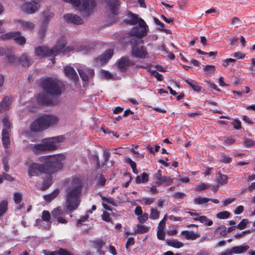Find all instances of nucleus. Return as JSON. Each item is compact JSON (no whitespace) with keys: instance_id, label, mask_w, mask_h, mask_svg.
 I'll list each match as a JSON object with an SVG mask.
<instances>
[{"instance_id":"nucleus-41","label":"nucleus","mask_w":255,"mask_h":255,"mask_svg":"<svg viewBox=\"0 0 255 255\" xmlns=\"http://www.w3.org/2000/svg\"><path fill=\"white\" fill-rule=\"evenodd\" d=\"M15 34H18V33H14V32H7L5 34L1 35L0 36V38L4 40L10 39L11 38L13 39L14 36Z\"/></svg>"},{"instance_id":"nucleus-30","label":"nucleus","mask_w":255,"mask_h":255,"mask_svg":"<svg viewBox=\"0 0 255 255\" xmlns=\"http://www.w3.org/2000/svg\"><path fill=\"white\" fill-rule=\"evenodd\" d=\"M2 122L3 124L2 130L6 129L8 132H10L12 126L7 116L4 117L2 119Z\"/></svg>"},{"instance_id":"nucleus-33","label":"nucleus","mask_w":255,"mask_h":255,"mask_svg":"<svg viewBox=\"0 0 255 255\" xmlns=\"http://www.w3.org/2000/svg\"><path fill=\"white\" fill-rule=\"evenodd\" d=\"M59 190L57 189L54 190L51 193L43 196L44 199L48 202H50L55 198L59 194Z\"/></svg>"},{"instance_id":"nucleus-25","label":"nucleus","mask_w":255,"mask_h":255,"mask_svg":"<svg viewBox=\"0 0 255 255\" xmlns=\"http://www.w3.org/2000/svg\"><path fill=\"white\" fill-rule=\"evenodd\" d=\"M173 182V179L170 177L162 176L159 181H156L155 184L157 186H160L163 184H165V186H168Z\"/></svg>"},{"instance_id":"nucleus-23","label":"nucleus","mask_w":255,"mask_h":255,"mask_svg":"<svg viewBox=\"0 0 255 255\" xmlns=\"http://www.w3.org/2000/svg\"><path fill=\"white\" fill-rule=\"evenodd\" d=\"M228 181V177L227 175L219 173L216 174V182L218 185H223Z\"/></svg>"},{"instance_id":"nucleus-13","label":"nucleus","mask_w":255,"mask_h":255,"mask_svg":"<svg viewBox=\"0 0 255 255\" xmlns=\"http://www.w3.org/2000/svg\"><path fill=\"white\" fill-rule=\"evenodd\" d=\"M114 50L111 49L107 50L104 53L101 54L95 59L94 62L96 65H102L107 63L113 56Z\"/></svg>"},{"instance_id":"nucleus-14","label":"nucleus","mask_w":255,"mask_h":255,"mask_svg":"<svg viewBox=\"0 0 255 255\" xmlns=\"http://www.w3.org/2000/svg\"><path fill=\"white\" fill-rule=\"evenodd\" d=\"M14 23L18 28L24 31H31L35 27L33 22L20 19L15 20Z\"/></svg>"},{"instance_id":"nucleus-63","label":"nucleus","mask_w":255,"mask_h":255,"mask_svg":"<svg viewBox=\"0 0 255 255\" xmlns=\"http://www.w3.org/2000/svg\"><path fill=\"white\" fill-rule=\"evenodd\" d=\"M235 140L234 138L232 137H228L225 139L224 141V144L226 145H230L233 144L235 142Z\"/></svg>"},{"instance_id":"nucleus-38","label":"nucleus","mask_w":255,"mask_h":255,"mask_svg":"<svg viewBox=\"0 0 255 255\" xmlns=\"http://www.w3.org/2000/svg\"><path fill=\"white\" fill-rule=\"evenodd\" d=\"M8 209V202L3 200L0 202V216H2Z\"/></svg>"},{"instance_id":"nucleus-36","label":"nucleus","mask_w":255,"mask_h":255,"mask_svg":"<svg viewBox=\"0 0 255 255\" xmlns=\"http://www.w3.org/2000/svg\"><path fill=\"white\" fill-rule=\"evenodd\" d=\"M185 82L193 89V90L197 92L201 91V87L200 86L197 82L190 80H186Z\"/></svg>"},{"instance_id":"nucleus-28","label":"nucleus","mask_w":255,"mask_h":255,"mask_svg":"<svg viewBox=\"0 0 255 255\" xmlns=\"http://www.w3.org/2000/svg\"><path fill=\"white\" fill-rule=\"evenodd\" d=\"M53 13L49 10L43 11L42 12L43 24H47L51 19L53 17Z\"/></svg>"},{"instance_id":"nucleus-34","label":"nucleus","mask_w":255,"mask_h":255,"mask_svg":"<svg viewBox=\"0 0 255 255\" xmlns=\"http://www.w3.org/2000/svg\"><path fill=\"white\" fill-rule=\"evenodd\" d=\"M210 200V198L202 196H197L194 198V202L196 205H202L208 202Z\"/></svg>"},{"instance_id":"nucleus-32","label":"nucleus","mask_w":255,"mask_h":255,"mask_svg":"<svg viewBox=\"0 0 255 255\" xmlns=\"http://www.w3.org/2000/svg\"><path fill=\"white\" fill-rule=\"evenodd\" d=\"M48 175V178L45 179L43 183V189H46L50 186L53 182V174H47Z\"/></svg>"},{"instance_id":"nucleus-49","label":"nucleus","mask_w":255,"mask_h":255,"mask_svg":"<svg viewBox=\"0 0 255 255\" xmlns=\"http://www.w3.org/2000/svg\"><path fill=\"white\" fill-rule=\"evenodd\" d=\"M204 70L206 74H212L215 71V67L213 65H207L204 68Z\"/></svg>"},{"instance_id":"nucleus-9","label":"nucleus","mask_w":255,"mask_h":255,"mask_svg":"<svg viewBox=\"0 0 255 255\" xmlns=\"http://www.w3.org/2000/svg\"><path fill=\"white\" fill-rule=\"evenodd\" d=\"M75 67L78 71L83 81H88L94 76V70L92 68H89L84 65L77 64L75 65Z\"/></svg>"},{"instance_id":"nucleus-31","label":"nucleus","mask_w":255,"mask_h":255,"mask_svg":"<svg viewBox=\"0 0 255 255\" xmlns=\"http://www.w3.org/2000/svg\"><path fill=\"white\" fill-rule=\"evenodd\" d=\"M167 244L172 247L179 249L183 247V244L176 239H173L167 241Z\"/></svg>"},{"instance_id":"nucleus-1","label":"nucleus","mask_w":255,"mask_h":255,"mask_svg":"<svg viewBox=\"0 0 255 255\" xmlns=\"http://www.w3.org/2000/svg\"><path fill=\"white\" fill-rule=\"evenodd\" d=\"M64 154H58L41 156L39 161L42 164L31 162L28 168V174L30 176H37L42 173L54 174L60 171L63 166V161L65 159Z\"/></svg>"},{"instance_id":"nucleus-10","label":"nucleus","mask_w":255,"mask_h":255,"mask_svg":"<svg viewBox=\"0 0 255 255\" xmlns=\"http://www.w3.org/2000/svg\"><path fill=\"white\" fill-rule=\"evenodd\" d=\"M40 7V5L37 2L24 0L20 5L21 11L23 12L31 14L37 11Z\"/></svg>"},{"instance_id":"nucleus-17","label":"nucleus","mask_w":255,"mask_h":255,"mask_svg":"<svg viewBox=\"0 0 255 255\" xmlns=\"http://www.w3.org/2000/svg\"><path fill=\"white\" fill-rule=\"evenodd\" d=\"M107 3L111 12L115 15L118 14L121 4L120 0H107Z\"/></svg>"},{"instance_id":"nucleus-39","label":"nucleus","mask_w":255,"mask_h":255,"mask_svg":"<svg viewBox=\"0 0 255 255\" xmlns=\"http://www.w3.org/2000/svg\"><path fill=\"white\" fill-rule=\"evenodd\" d=\"M160 212L157 209L151 208L149 218L152 220H157L159 219Z\"/></svg>"},{"instance_id":"nucleus-21","label":"nucleus","mask_w":255,"mask_h":255,"mask_svg":"<svg viewBox=\"0 0 255 255\" xmlns=\"http://www.w3.org/2000/svg\"><path fill=\"white\" fill-rule=\"evenodd\" d=\"M249 249L250 247L248 245L243 244L233 247L232 251L234 254H241L246 252Z\"/></svg>"},{"instance_id":"nucleus-5","label":"nucleus","mask_w":255,"mask_h":255,"mask_svg":"<svg viewBox=\"0 0 255 255\" xmlns=\"http://www.w3.org/2000/svg\"><path fill=\"white\" fill-rule=\"evenodd\" d=\"M127 22L130 25L138 24L139 27L141 28V30H139L137 27H133L131 29L130 34L135 36L130 40L129 42L131 44L136 43L137 40H139L140 38H142L147 35L149 31L148 26L144 20L139 17L137 14L132 13H129Z\"/></svg>"},{"instance_id":"nucleus-55","label":"nucleus","mask_w":255,"mask_h":255,"mask_svg":"<svg viewBox=\"0 0 255 255\" xmlns=\"http://www.w3.org/2000/svg\"><path fill=\"white\" fill-rule=\"evenodd\" d=\"M152 75L156 78L158 81H162L163 79V76L156 70H151Z\"/></svg>"},{"instance_id":"nucleus-50","label":"nucleus","mask_w":255,"mask_h":255,"mask_svg":"<svg viewBox=\"0 0 255 255\" xmlns=\"http://www.w3.org/2000/svg\"><path fill=\"white\" fill-rule=\"evenodd\" d=\"M149 218V215L148 213H145L142 214L141 215L137 217L138 222L140 223H143L148 220Z\"/></svg>"},{"instance_id":"nucleus-61","label":"nucleus","mask_w":255,"mask_h":255,"mask_svg":"<svg viewBox=\"0 0 255 255\" xmlns=\"http://www.w3.org/2000/svg\"><path fill=\"white\" fill-rule=\"evenodd\" d=\"M125 161L130 165L131 168L136 167L135 162L132 161L131 158L129 157H126Z\"/></svg>"},{"instance_id":"nucleus-48","label":"nucleus","mask_w":255,"mask_h":255,"mask_svg":"<svg viewBox=\"0 0 255 255\" xmlns=\"http://www.w3.org/2000/svg\"><path fill=\"white\" fill-rule=\"evenodd\" d=\"M244 144L246 147H249L255 145V141L253 140L252 139L245 137L244 138Z\"/></svg>"},{"instance_id":"nucleus-18","label":"nucleus","mask_w":255,"mask_h":255,"mask_svg":"<svg viewBox=\"0 0 255 255\" xmlns=\"http://www.w3.org/2000/svg\"><path fill=\"white\" fill-rule=\"evenodd\" d=\"M28 148L34 153H41L47 151L45 143H44V140H43L42 144H30Z\"/></svg>"},{"instance_id":"nucleus-27","label":"nucleus","mask_w":255,"mask_h":255,"mask_svg":"<svg viewBox=\"0 0 255 255\" xmlns=\"http://www.w3.org/2000/svg\"><path fill=\"white\" fill-rule=\"evenodd\" d=\"M149 230V228L148 227L141 224H137L134 230V233L142 234L147 233Z\"/></svg>"},{"instance_id":"nucleus-60","label":"nucleus","mask_w":255,"mask_h":255,"mask_svg":"<svg viewBox=\"0 0 255 255\" xmlns=\"http://www.w3.org/2000/svg\"><path fill=\"white\" fill-rule=\"evenodd\" d=\"M232 124L235 129H240L241 128V123L239 120H235Z\"/></svg>"},{"instance_id":"nucleus-37","label":"nucleus","mask_w":255,"mask_h":255,"mask_svg":"<svg viewBox=\"0 0 255 255\" xmlns=\"http://www.w3.org/2000/svg\"><path fill=\"white\" fill-rule=\"evenodd\" d=\"M17 33L18 34H15L14 36L13 39L15 42L19 45H23L25 43L26 40L24 37L20 35V33L18 31L14 32Z\"/></svg>"},{"instance_id":"nucleus-51","label":"nucleus","mask_w":255,"mask_h":255,"mask_svg":"<svg viewBox=\"0 0 255 255\" xmlns=\"http://www.w3.org/2000/svg\"><path fill=\"white\" fill-rule=\"evenodd\" d=\"M249 223L248 221L246 219H243L240 223L236 226L237 228L240 230L245 229L247 225Z\"/></svg>"},{"instance_id":"nucleus-52","label":"nucleus","mask_w":255,"mask_h":255,"mask_svg":"<svg viewBox=\"0 0 255 255\" xmlns=\"http://www.w3.org/2000/svg\"><path fill=\"white\" fill-rule=\"evenodd\" d=\"M51 255H72L66 250L63 249H60L57 253H52Z\"/></svg>"},{"instance_id":"nucleus-29","label":"nucleus","mask_w":255,"mask_h":255,"mask_svg":"<svg viewBox=\"0 0 255 255\" xmlns=\"http://www.w3.org/2000/svg\"><path fill=\"white\" fill-rule=\"evenodd\" d=\"M1 48L4 50V53L3 54H2V55L5 54L7 60L9 63L14 62V61L16 60V57L14 55L11 54V50L8 48L5 49L2 47ZM0 56H1V55H0Z\"/></svg>"},{"instance_id":"nucleus-4","label":"nucleus","mask_w":255,"mask_h":255,"mask_svg":"<svg viewBox=\"0 0 255 255\" xmlns=\"http://www.w3.org/2000/svg\"><path fill=\"white\" fill-rule=\"evenodd\" d=\"M67 40L64 37H61L57 41L53 49H49L47 46H39L35 48V54L37 56H54L60 53L65 54L72 51L74 47L72 46L65 47Z\"/></svg>"},{"instance_id":"nucleus-19","label":"nucleus","mask_w":255,"mask_h":255,"mask_svg":"<svg viewBox=\"0 0 255 255\" xmlns=\"http://www.w3.org/2000/svg\"><path fill=\"white\" fill-rule=\"evenodd\" d=\"M12 101V99L11 97H5L0 104V112L7 110Z\"/></svg>"},{"instance_id":"nucleus-2","label":"nucleus","mask_w":255,"mask_h":255,"mask_svg":"<svg viewBox=\"0 0 255 255\" xmlns=\"http://www.w3.org/2000/svg\"><path fill=\"white\" fill-rule=\"evenodd\" d=\"M41 86L46 93H40L37 96V103L42 105H54V103L51 97L52 96H59L61 94L62 83L56 79L48 78L43 81Z\"/></svg>"},{"instance_id":"nucleus-64","label":"nucleus","mask_w":255,"mask_h":255,"mask_svg":"<svg viewBox=\"0 0 255 255\" xmlns=\"http://www.w3.org/2000/svg\"><path fill=\"white\" fill-rule=\"evenodd\" d=\"M102 219L107 222H110L111 218L108 212H104L102 214Z\"/></svg>"},{"instance_id":"nucleus-45","label":"nucleus","mask_w":255,"mask_h":255,"mask_svg":"<svg viewBox=\"0 0 255 255\" xmlns=\"http://www.w3.org/2000/svg\"><path fill=\"white\" fill-rule=\"evenodd\" d=\"M22 198V194L19 192H14L13 194V200L14 203L18 204L20 203Z\"/></svg>"},{"instance_id":"nucleus-22","label":"nucleus","mask_w":255,"mask_h":255,"mask_svg":"<svg viewBox=\"0 0 255 255\" xmlns=\"http://www.w3.org/2000/svg\"><path fill=\"white\" fill-rule=\"evenodd\" d=\"M5 129L2 130V142L5 148H8L10 145L9 132Z\"/></svg>"},{"instance_id":"nucleus-54","label":"nucleus","mask_w":255,"mask_h":255,"mask_svg":"<svg viewBox=\"0 0 255 255\" xmlns=\"http://www.w3.org/2000/svg\"><path fill=\"white\" fill-rule=\"evenodd\" d=\"M242 22L240 19L237 17H233L231 20V24L235 25L236 27L241 26Z\"/></svg>"},{"instance_id":"nucleus-46","label":"nucleus","mask_w":255,"mask_h":255,"mask_svg":"<svg viewBox=\"0 0 255 255\" xmlns=\"http://www.w3.org/2000/svg\"><path fill=\"white\" fill-rule=\"evenodd\" d=\"M63 211L61 207H58L52 211V215L54 217L58 218L62 215Z\"/></svg>"},{"instance_id":"nucleus-15","label":"nucleus","mask_w":255,"mask_h":255,"mask_svg":"<svg viewBox=\"0 0 255 255\" xmlns=\"http://www.w3.org/2000/svg\"><path fill=\"white\" fill-rule=\"evenodd\" d=\"M65 20L70 23L79 25L83 23V20L79 16L71 13H68L64 15Z\"/></svg>"},{"instance_id":"nucleus-20","label":"nucleus","mask_w":255,"mask_h":255,"mask_svg":"<svg viewBox=\"0 0 255 255\" xmlns=\"http://www.w3.org/2000/svg\"><path fill=\"white\" fill-rule=\"evenodd\" d=\"M181 234L188 240H195L200 237L199 234L194 231H183L181 232Z\"/></svg>"},{"instance_id":"nucleus-42","label":"nucleus","mask_w":255,"mask_h":255,"mask_svg":"<svg viewBox=\"0 0 255 255\" xmlns=\"http://www.w3.org/2000/svg\"><path fill=\"white\" fill-rule=\"evenodd\" d=\"M230 216V213L227 211L220 212L217 213L216 215L217 218L220 219H228L229 218Z\"/></svg>"},{"instance_id":"nucleus-58","label":"nucleus","mask_w":255,"mask_h":255,"mask_svg":"<svg viewBox=\"0 0 255 255\" xmlns=\"http://www.w3.org/2000/svg\"><path fill=\"white\" fill-rule=\"evenodd\" d=\"M46 25L47 24H43L40 28V29L39 31V35L40 36V38L43 37L45 32H46Z\"/></svg>"},{"instance_id":"nucleus-12","label":"nucleus","mask_w":255,"mask_h":255,"mask_svg":"<svg viewBox=\"0 0 255 255\" xmlns=\"http://www.w3.org/2000/svg\"><path fill=\"white\" fill-rule=\"evenodd\" d=\"M135 62L128 57H122L118 61V69L123 72L127 71L130 66H133Z\"/></svg>"},{"instance_id":"nucleus-11","label":"nucleus","mask_w":255,"mask_h":255,"mask_svg":"<svg viewBox=\"0 0 255 255\" xmlns=\"http://www.w3.org/2000/svg\"><path fill=\"white\" fill-rule=\"evenodd\" d=\"M64 139L63 136L61 135L43 140L47 150L50 151L57 149L60 146V142L63 141Z\"/></svg>"},{"instance_id":"nucleus-8","label":"nucleus","mask_w":255,"mask_h":255,"mask_svg":"<svg viewBox=\"0 0 255 255\" xmlns=\"http://www.w3.org/2000/svg\"><path fill=\"white\" fill-rule=\"evenodd\" d=\"M141 39L142 38H140L139 40H136V43L133 44L130 42V44L132 45L131 54L133 57L137 58L146 59L149 56L146 47L144 46L136 45L141 40Z\"/></svg>"},{"instance_id":"nucleus-3","label":"nucleus","mask_w":255,"mask_h":255,"mask_svg":"<svg viewBox=\"0 0 255 255\" xmlns=\"http://www.w3.org/2000/svg\"><path fill=\"white\" fill-rule=\"evenodd\" d=\"M82 187L81 180L75 178L73 179L71 186L67 191L66 206L70 211L76 210L80 205Z\"/></svg>"},{"instance_id":"nucleus-16","label":"nucleus","mask_w":255,"mask_h":255,"mask_svg":"<svg viewBox=\"0 0 255 255\" xmlns=\"http://www.w3.org/2000/svg\"><path fill=\"white\" fill-rule=\"evenodd\" d=\"M64 71L65 75L73 81L76 82L78 80V76L73 67L70 66H66Z\"/></svg>"},{"instance_id":"nucleus-57","label":"nucleus","mask_w":255,"mask_h":255,"mask_svg":"<svg viewBox=\"0 0 255 255\" xmlns=\"http://www.w3.org/2000/svg\"><path fill=\"white\" fill-rule=\"evenodd\" d=\"M154 198H144L142 199L143 204L146 205H149L151 204L154 201Z\"/></svg>"},{"instance_id":"nucleus-56","label":"nucleus","mask_w":255,"mask_h":255,"mask_svg":"<svg viewBox=\"0 0 255 255\" xmlns=\"http://www.w3.org/2000/svg\"><path fill=\"white\" fill-rule=\"evenodd\" d=\"M103 156L104 158V161L106 163L109 160L110 157V152L108 149L106 148L104 149Z\"/></svg>"},{"instance_id":"nucleus-44","label":"nucleus","mask_w":255,"mask_h":255,"mask_svg":"<svg viewBox=\"0 0 255 255\" xmlns=\"http://www.w3.org/2000/svg\"><path fill=\"white\" fill-rule=\"evenodd\" d=\"M164 228L157 227V237L159 240H164L165 236Z\"/></svg>"},{"instance_id":"nucleus-35","label":"nucleus","mask_w":255,"mask_h":255,"mask_svg":"<svg viewBox=\"0 0 255 255\" xmlns=\"http://www.w3.org/2000/svg\"><path fill=\"white\" fill-rule=\"evenodd\" d=\"M196 221H199L200 223L207 226H210L213 224V221L205 216H201L199 219H196Z\"/></svg>"},{"instance_id":"nucleus-62","label":"nucleus","mask_w":255,"mask_h":255,"mask_svg":"<svg viewBox=\"0 0 255 255\" xmlns=\"http://www.w3.org/2000/svg\"><path fill=\"white\" fill-rule=\"evenodd\" d=\"M134 244V239L132 237H129L126 243V247L128 249L130 246L133 245Z\"/></svg>"},{"instance_id":"nucleus-59","label":"nucleus","mask_w":255,"mask_h":255,"mask_svg":"<svg viewBox=\"0 0 255 255\" xmlns=\"http://www.w3.org/2000/svg\"><path fill=\"white\" fill-rule=\"evenodd\" d=\"M233 56L238 59H242L245 58V54L242 52L238 51L234 53Z\"/></svg>"},{"instance_id":"nucleus-24","label":"nucleus","mask_w":255,"mask_h":255,"mask_svg":"<svg viewBox=\"0 0 255 255\" xmlns=\"http://www.w3.org/2000/svg\"><path fill=\"white\" fill-rule=\"evenodd\" d=\"M19 62L23 67H28L31 64L32 62V60L29 57V56L26 54H23L20 57Z\"/></svg>"},{"instance_id":"nucleus-26","label":"nucleus","mask_w":255,"mask_h":255,"mask_svg":"<svg viewBox=\"0 0 255 255\" xmlns=\"http://www.w3.org/2000/svg\"><path fill=\"white\" fill-rule=\"evenodd\" d=\"M149 175L145 172L137 176L135 181L137 184L144 183L148 181Z\"/></svg>"},{"instance_id":"nucleus-6","label":"nucleus","mask_w":255,"mask_h":255,"mask_svg":"<svg viewBox=\"0 0 255 255\" xmlns=\"http://www.w3.org/2000/svg\"><path fill=\"white\" fill-rule=\"evenodd\" d=\"M59 118L53 115H44L35 121L30 126V129L34 132H40L47 129L51 126L57 125Z\"/></svg>"},{"instance_id":"nucleus-7","label":"nucleus","mask_w":255,"mask_h":255,"mask_svg":"<svg viewBox=\"0 0 255 255\" xmlns=\"http://www.w3.org/2000/svg\"><path fill=\"white\" fill-rule=\"evenodd\" d=\"M67 3L72 5L76 9L78 10L85 16H89L92 10L96 6V2L94 0H63Z\"/></svg>"},{"instance_id":"nucleus-47","label":"nucleus","mask_w":255,"mask_h":255,"mask_svg":"<svg viewBox=\"0 0 255 255\" xmlns=\"http://www.w3.org/2000/svg\"><path fill=\"white\" fill-rule=\"evenodd\" d=\"M42 218V220L46 223L48 224L51 223L50 221V213L48 211L44 210L43 211Z\"/></svg>"},{"instance_id":"nucleus-40","label":"nucleus","mask_w":255,"mask_h":255,"mask_svg":"<svg viewBox=\"0 0 255 255\" xmlns=\"http://www.w3.org/2000/svg\"><path fill=\"white\" fill-rule=\"evenodd\" d=\"M210 185L208 184H206L205 183H201L198 184L196 185V187L194 188L195 191H202L207 189L210 188Z\"/></svg>"},{"instance_id":"nucleus-53","label":"nucleus","mask_w":255,"mask_h":255,"mask_svg":"<svg viewBox=\"0 0 255 255\" xmlns=\"http://www.w3.org/2000/svg\"><path fill=\"white\" fill-rule=\"evenodd\" d=\"M220 161L224 163H230L232 162V159L231 157L223 154L222 155Z\"/></svg>"},{"instance_id":"nucleus-43","label":"nucleus","mask_w":255,"mask_h":255,"mask_svg":"<svg viewBox=\"0 0 255 255\" xmlns=\"http://www.w3.org/2000/svg\"><path fill=\"white\" fill-rule=\"evenodd\" d=\"M100 75L102 78L106 79H112L113 77V76L111 73H110L108 71L103 69L100 71Z\"/></svg>"}]
</instances>
